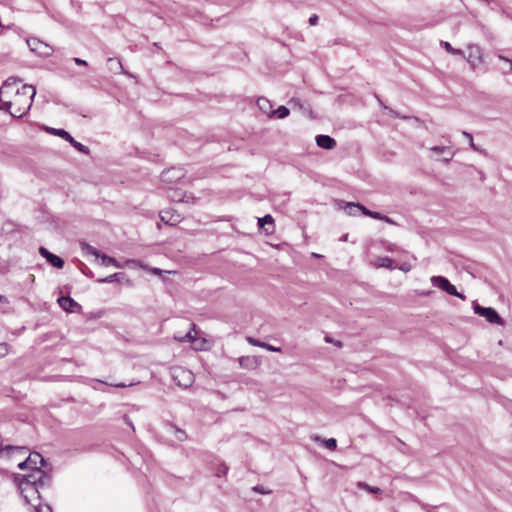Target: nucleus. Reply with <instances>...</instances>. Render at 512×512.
Returning <instances> with one entry per match:
<instances>
[{
	"instance_id": "1",
	"label": "nucleus",
	"mask_w": 512,
	"mask_h": 512,
	"mask_svg": "<svg viewBox=\"0 0 512 512\" xmlns=\"http://www.w3.org/2000/svg\"><path fill=\"white\" fill-rule=\"evenodd\" d=\"M20 79L9 77L0 87V110L7 111L14 118H21L30 110L36 94L32 85L17 84Z\"/></svg>"
},
{
	"instance_id": "2",
	"label": "nucleus",
	"mask_w": 512,
	"mask_h": 512,
	"mask_svg": "<svg viewBox=\"0 0 512 512\" xmlns=\"http://www.w3.org/2000/svg\"><path fill=\"white\" fill-rule=\"evenodd\" d=\"M45 130L52 135L65 139V141L69 142L71 146L74 147L77 151L85 155L90 153V149L87 146L76 141L66 130L51 127H46Z\"/></svg>"
},
{
	"instance_id": "3",
	"label": "nucleus",
	"mask_w": 512,
	"mask_h": 512,
	"mask_svg": "<svg viewBox=\"0 0 512 512\" xmlns=\"http://www.w3.org/2000/svg\"><path fill=\"white\" fill-rule=\"evenodd\" d=\"M474 312L484 317L489 323L503 326L505 321L499 316L497 311L491 307H482L477 303L473 305Z\"/></svg>"
},
{
	"instance_id": "4",
	"label": "nucleus",
	"mask_w": 512,
	"mask_h": 512,
	"mask_svg": "<svg viewBox=\"0 0 512 512\" xmlns=\"http://www.w3.org/2000/svg\"><path fill=\"white\" fill-rule=\"evenodd\" d=\"M19 489L25 503L31 507L36 505L40 501V492L36 486L25 485V483H19Z\"/></svg>"
},
{
	"instance_id": "5",
	"label": "nucleus",
	"mask_w": 512,
	"mask_h": 512,
	"mask_svg": "<svg viewBox=\"0 0 512 512\" xmlns=\"http://www.w3.org/2000/svg\"><path fill=\"white\" fill-rule=\"evenodd\" d=\"M431 283L439 289L445 291L447 294L456 296L465 300V296L459 293L454 285H452L447 278L444 276H433L431 277Z\"/></svg>"
},
{
	"instance_id": "6",
	"label": "nucleus",
	"mask_w": 512,
	"mask_h": 512,
	"mask_svg": "<svg viewBox=\"0 0 512 512\" xmlns=\"http://www.w3.org/2000/svg\"><path fill=\"white\" fill-rule=\"evenodd\" d=\"M172 377L174 382L183 388L190 387L194 381L193 373L180 367L173 369Z\"/></svg>"
},
{
	"instance_id": "7",
	"label": "nucleus",
	"mask_w": 512,
	"mask_h": 512,
	"mask_svg": "<svg viewBox=\"0 0 512 512\" xmlns=\"http://www.w3.org/2000/svg\"><path fill=\"white\" fill-rule=\"evenodd\" d=\"M27 45L31 51L37 53L40 56L47 57L53 53L52 47L37 38L28 39Z\"/></svg>"
},
{
	"instance_id": "8",
	"label": "nucleus",
	"mask_w": 512,
	"mask_h": 512,
	"mask_svg": "<svg viewBox=\"0 0 512 512\" xmlns=\"http://www.w3.org/2000/svg\"><path fill=\"white\" fill-rule=\"evenodd\" d=\"M57 302L63 310L69 313L80 312L82 309V306L69 295L59 297Z\"/></svg>"
},
{
	"instance_id": "9",
	"label": "nucleus",
	"mask_w": 512,
	"mask_h": 512,
	"mask_svg": "<svg viewBox=\"0 0 512 512\" xmlns=\"http://www.w3.org/2000/svg\"><path fill=\"white\" fill-rule=\"evenodd\" d=\"M184 176L183 171L178 168H170L161 173V180L165 183H173Z\"/></svg>"
},
{
	"instance_id": "10",
	"label": "nucleus",
	"mask_w": 512,
	"mask_h": 512,
	"mask_svg": "<svg viewBox=\"0 0 512 512\" xmlns=\"http://www.w3.org/2000/svg\"><path fill=\"white\" fill-rule=\"evenodd\" d=\"M316 144L323 149L331 150L336 147V141L329 135H318Z\"/></svg>"
},
{
	"instance_id": "11",
	"label": "nucleus",
	"mask_w": 512,
	"mask_h": 512,
	"mask_svg": "<svg viewBox=\"0 0 512 512\" xmlns=\"http://www.w3.org/2000/svg\"><path fill=\"white\" fill-rule=\"evenodd\" d=\"M28 467L34 469L41 468L44 466L45 460L41 454L34 452L29 454L27 457Z\"/></svg>"
},
{
	"instance_id": "12",
	"label": "nucleus",
	"mask_w": 512,
	"mask_h": 512,
	"mask_svg": "<svg viewBox=\"0 0 512 512\" xmlns=\"http://www.w3.org/2000/svg\"><path fill=\"white\" fill-rule=\"evenodd\" d=\"M160 219L166 224L176 225L178 222H180V215L170 211H162L160 213Z\"/></svg>"
},
{
	"instance_id": "13",
	"label": "nucleus",
	"mask_w": 512,
	"mask_h": 512,
	"mask_svg": "<svg viewBox=\"0 0 512 512\" xmlns=\"http://www.w3.org/2000/svg\"><path fill=\"white\" fill-rule=\"evenodd\" d=\"M247 342L253 346H257V347H261V348H264L268 351H272V352H280L281 351V348L280 347H275V346H272L268 343H265V342H262L258 339H255L253 337H247Z\"/></svg>"
},
{
	"instance_id": "14",
	"label": "nucleus",
	"mask_w": 512,
	"mask_h": 512,
	"mask_svg": "<svg viewBox=\"0 0 512 512\" xmlns=\"http://www.w3.org/2000/svg\"><path fill=\"white\" fill-rule=\"evenodd\" d=\"M273 224H274V219L269 214H267V215L263 216L262 218L258 219V226L260 228H264L265 225H269L270 226L269 228H265L267 234H270V233L273 232V230H274Z\"/></svg>"
},
{
	"instance_id": "15",
	"label": "nucleus",
	"mask_w": 512,
	"mask_h": 512,
	"mask_svg": "<svg viewBox=\"0 0 512 512\" xmlns=\"http://www.w3.org/2000/svg\"><path fill=\"white\" fill-rule=\"evenodd\" d=\"M38 470H41V468L34 469L32 473L22 476L19 483H25V485L37 487Z\"/></svg>"
},
{
	"instance_id": "16",
	"label": "nucleus",
	"mask_w": 512,
	"mask_h": 512,
	"mask_svg": "<svg viewBox=\"0 0 512 512\" xmlns=\"http://www.w3.org/2000/svg\"><path fill=\"white\" fill-rule=\"evenodd\" d=\"M51 483V477L42 469L38 470L37 476V488H43L45 486H49Z\"/></svg>"
},
{
	"instance_id": "17",
	"label": "nucleus",
	"mask_w": 512,
	"mask_h": 512,
	"mask_svg": "<svg viewBox=\"0 0 512 512\" xmlns=\"http://www.w3.org/2000/svg\"><path fill=\"white\" fill-rule=\"evenodd\" d=\"M79 245H80L81 251L84 255H93L96 258L101 256L100 252L95 247L91 246L90 244H88L84 241H81L79 243Z\"/></svg>"
},
{
	"instance_id": "18",
	"label": "nucleus",
	"mask_w": 512,
	"mask_h": 512,
	"mask_svg": "<svg viewBox=\"0 0 512 512\" xmlns=\"http://www.w3.org/2000/svg\"><path fill=\"white\" fill-rule=\"evenodd\" d=\"M361 204L354 202H346L344 206V210L350 216H356L360 213Z\"/></svg>"
},
{
	"instance_id": "19",
	"label": "nucleus",
	"mask_w": 512,
	"mask_h": 512,
	"mask_svg": "<svg viewBox=\"0 0 512 512\" xmlns=\"http://www.w3.org/2000/svg\"><path fill=\"white\" fill-rule=\"evenodd\" d=\"M257 105L260 110H262L264 113L271 115L272 112V105L270 101L264 97H261L257 100Z\"/></svg>"
},
{
	"instance_id": "20",
	"label": "nucleus",
	"mask_w": 512,
	"mask_h": 512,
	"mask_svg": "<svg viewBox=\"0 0 512 512\" xmlns=\"http://www.w3.org/2000/svg\"><path fill=\"white\" fill-rule=\"evenodd\" d=\"M312 439L316 442L321 441L329 450H335L337 447V441L334 438L321 439L319 436H314Z\"/></svg>"
},
{
	"instance_id": "21",
	"label": "nucleus",
	"mask_w": 512,
	"mask_h": 512,
	"mask_svg": "<svg viewBox=\"0 0 512 512\" xmlns=\"http://www.w3.org/2000/svg\"><path fill=\"white\" fill-rule=\"evenodd\" d=\"M378 266L388 268V269H396L394 260L387 256L380 257L378 259Z\"/></svg>"
},
{
	"instance_id": "22",
	"label": "nucleus",
	"mask_w": 512,
	"mask_h": 512,
	"mask_svg": "<svg viewBox=\"0 0 512 512\" xmlns=\"http://www.w3.org/2000/svg\"><path fill=\"white\" fill-rule=\"evenodd\" d=\"M47 262L58 269H61L64 266V260L53 253L47 258Z\"/></svg>"
},
{
	"instance_id": "23",
	"label": "nucleus",
	"mask_w": 512,
	"mask_h": 512,
	"mask_svg": "<svg viewBox=\"0 0 512 512\" xmlns=\"http://www.w3.org/2000/svg\"><path fill=\"white\" fill-rule=\"evenodd\" d=\"M124 273H121V272H118V273H114V274H111L105 278H101L98 280L99 283H112L114 281H119L121 279L124 278Z\"/></svg>"
},
{
	"instance_id": "24",
	"label": "nucleus",
	"mask_w": 512,
	"mask_h": 512,
	"mask_svg": "<svg viewBox=\"0 0 512 512\" xmlns=\"http://www.w3.org/2000/svg\"><path fill=\"white\" fill-rule=\"evenodd\" d=\"M100 257H101V261H102L103 265H106V266L113 265L118 268L121 267V265L118 263V261L115 258H112L106 254H102Z\"/></svg>"
},
{
	"instance_id": "25",
	"label": "nucleus",
	"mask_w": 512,
	"mask_h": 512,
	"mask_svg": "<svg viewBox=\"0 0 512 512\" xmlns=\"http://www.w3.org/2000/svg\"><path fill=\"white\" fill-rule=\"evenodd\" d=\"M289 109L286 106H279L277 110L272 111L271 115H276L279 119H283L289 115Z\"/></svg>"
},
{
	"instance_id": "26",
	"label": "nucleus",
	"mask_w": 512,
	"mask_h": 512,
	"mask_svg": "<svg viewBox=\"0 0 512 512\" xmlns=\"http://www.w3.org/2000/svg\"><path fill=\"white\" fill-rule=\"evenodd\" d=\"M22 450H26V448L21 447V446H13V445L0 446V457L3 455V453L5 451L9 454V452L22 451Z\"/></svg>"
},
{
	"instance_id": "27",
	"label": "nucleus",
	"mask_w": 512,
	"mask_h": 512,
	"mask_svg": "<svg viewBox=\"0 0 512 512\" xmlns=\"http://www.w3.org/2000/svg\"><path fill=\"white\" fill-rule=\"evenodd\" d=\"M441 45L444 47V49L448 53H451L453 55H463V51L462 50L453 48L449 42L442 41Z\"/></svg>"
},
{
	"instance_id": "28",
	"label": "nucleus",
	"mask_w": 512,
	"mask_h": 512,
	"mask_svg": "<svg viewBox=\"0 0 512 512\" xmlns=\"http://www.w3.org/2000/svg\"><path fill=\"white\" fill-rule=\"evenodd\" d=\"M169 429H170V431H171V432H173V433H174V435L176 436V438H177L179 441H183V440H185V439H186V433H185L183 430H181V429L177 428V427H176V426H174V425H170V426H169Z\"/></svg>"
},
{
	"instance_id": "29",
	"label": "nucleus",
	"mask_w": 512,
	"mask_h": 512,
	"mask_svg": "<svg viewBox=\"0 0 512 512\" xmlns=\"http://www.w3.org/2000/svg\"><path fill=\"white\" fill-rule=\"evenodd\" d=\"M358 487L361 488V489H364V490H367L368 492L370 493H375V494H378L381 492V489L378 488V487H372L370 485H368L367 483L365 482H359L358 483Z\"/></svg>"
},
{
	"instance_id": "30",
	"label": "nucleus",
	"mask_w": 512,
	"mask_h": 512,
	"mask_svg": "<svg viewBox=\"0 0 512 512\" xmlns=\"http://www.w3.org/2000/svg\"><path fill=\"white\" fill-rule=\"evenodd\" d=\"M32 508H33L34 512H52V509L49 505H47V504L43 505V504H41V502L37 503Z\"/></svg>"
},
{
	"instance_id": "31",
	"label": "nucleus",
	"mask_w": 512,
	"mask_h": 512,
	"mask_svg": "<svg viewBox=\"0 0 512 512\" xmlns=\"http://www.w3.org/2000/svg\"><path fill=\"white\" fill-rule=\"evenodd\" d=\"M470 54H469V61L471 58H477L480 59V49L477 45H470L469 46Z\"/></svg>"
},
{
	"instance_id": "32",
	"label": "nucleus",
	"mask_w": 512,
	"mask_h": 512,
	"mask_svg": "<svg viewBox=\"0 0 512 512\" xmlns=\"http://www.w3.org/2000/svg\"><path fill=\"white\" fill-rule=\"evenodd\" d=\"M228 470H229L228 466L225 463H221L217 467L215 475L217 477L225 476L227 474Z\"/></svg>"
},
{
	"instance_id": "33",
	"label": "nucleus",
	"mask_w": 512,
	"mask_h": 512,
	"mask_svg": "<svg viewBox=\"0 0 512 512\" xmlns=\"http://www.w3.org/2000/svg\"><path fill=\"white\" fill-rule=\"evenodd\" d=\"M252 490L256 493H259V494H270L271 493V490L269 489H266L264 486L262 485H256L252 488Z\"/></svg>"
},
{
	"instance_id": "34",
	"label": "nucleus",
	"mask_w": 512,
	"mask_h": 512,
	"mask_svg": "<svg viewBox=\"0 0 512 512\" xmlns=\"http://www.w3.org/2000/svg\"><path fill=\"white\" fill-rule=\"evenodd\" d=\"M396 268L403 272H409L412 269V266L407 262H403L401 265L396 266Z\"/></svg>"
},
{
	"instance_id": "35",
	"label": "nucleus",
	"mask_w": 512,
	"mask_h": 512,
	"mask_svg": "<svg viewBox=\"0 0 512 512\" xmlns=\"http://www.w3.org/2000/svg\"><path fill=\"white\" fill-rule=\"evenodd\" d=\"M194 339H195V337H194V336H192L191 331H189V332H187V333L185 334V336H184V337L179 338V341H180V342H184V341H193Z\"/></svg>"
},
{
	"instance_id": "36",
	"label": "nucleus",
	"mask_w": 512,
	"mask_h": 512,
	"mask_svg": "<svg viewBox=\"0 0 512 512\" xmlns=\"http://www.w3.org/2000/svg\"><path fill=\"white\" fill-rule=\"evenodd\" d=\"M8 354V344L0 343V356H5Z\"/></svg>"
},
{
	"instance_id": "37",
	"label": "nucleus",
	"mask_w": 512,
	"mask_h": 512,
	"mask_svg": "<svg viewBox=\"0 0 512 512\" xmlns=\"http://www.w3.org/2000/svg\"><path fill=\"white\" fill-rule=\"evenodd\" d=\"M446 150H448V148L445 147V146H434V147L431 148V151H433V152H435L437 154L443 153Z\"/></svg>"
},
{
	"instance_id": "38",
	"label": "nucleus",
	"mask_w": 512,
	"mask_h": 512,
	"mask_svg": "<svg viewBox=\"0 0 512 512\" xmlns=\"http://www.w3.org/2000/svg\"><path fill=\"white\" fill-rule=\"evenodd\" d=\"M39 253L41 256H43L46 260L47 258L52 254L50 251H48L45 247L39 248Z\"/></svg>"
},
{
	"instance_id": "39",
	"label": "nucleus",
	"mask_w": 512,
	"mask_h": 512,
	"mask_svg": "<svg viewBox=\"0 0 512 512\" xmlns=\"http://www.w3.org/2000/svg\"><path fill=\"white\" fill-rule=\"evenodd\" d=\"M73 61H74V62H75V64H77V65H80V66H88L87 61H85V60H83V59H81V58H79V57H74V58H73Z\"/></svg>"
},
{
	"instance_id": "40",
	"label": "nucleus",
	"mask_w": 512,
	"mask_h": 512,
	"mask_svg": "<svg viewBox=\"0 0 512 512\" xmlns=\"http://www.w3.org/2000/svg\"><path fill=\"white\" fill-rule=\"evenodd\" d=\"M360 213H361V214H363V215H365V216H369V217H371V215H372V211H371V210H369V209H367V208H366L365 206H363L362 204H361Z\"/></svg>"
},
{
	"instance_id": "41",
	"label": "nucleus",
	"mask_w": 512,
	"mask_h": 512,
	"mask_svg": "<svg viewBox=\"0 0 512 512\" xmlns=\"http://www.w3.org/2000/svg\"><path fill=\"white\" fill-rule=\"evenodd\" d=\"M318 16L316 14H313L310 18H309V24L311 26H314L318 23Z\"/></svg>"
},
{
	"instance_id": "42",
	"label": "nucleus",
	"mask_w": 512,
	"mask_h": 512,
	"mask_svg": "<svg viewBox=\"0 0 512 512\" xmlns=\"http://www.w3.org/2000/svg\"><path fill=\"white\" fill-rule=\"evenodd\" d=\"M371 218L377 219V220H382V219H384V215L379 212L372 211Z\"/></svg>"
},
{
	"instance_id": "43",
	"label": "nucleus",
	"mask_w": 512,
	"mask_h": 512,
	"mask_svg": "<svg viewBox=\"0 0 512 512\" xmlns=\"http://www.w3.org/2000/svg\"><path fill=\"white\" fill-rule=\"evenodd\" d=\"M111 386L113 387H117V388H125V387H128V386H131L133 385L132 383L130 384H126V383H116V384H110Z\"/></svg>"
},
{
	"instance_id": "44",
	"label": "nucleus",
	"mask_w": 512,
	"mask_h": 512,
	"mask_svg": "<svg viewBox=\"0 0 512 512\" xmlns=\"http://www.w3.org/2000/svg\"><path fill=\"white\" fill-rule=\"evenodd\" d=\"M18 467H19V469H21V470H23V469L27 468V467H28V462H27V460H24V461L20 462V463L18 464Z\"/></svg>"
},
{
	"instance_id": "45",
	"label": "nucleus",
	"mask_w": 512,
	"mask_h": 512,
	"mask_svg": "<svg viewBox=\"0 0 512 512\" xmlns=\"http://www.w3.org/2000/svg\"><path fill=\"white\" fill-rule=\"evenodd\" d=\"M499 59L504 60V61H506V62L510 63L509 71H510V72H512V61H511V60H509L508 58H506V57L502 56V55H499Z\"/></svg>"
},
{
	"instance_id": "46",
	"label": "nucleus",
	"mask_w": 512,
	"mask_h": 512,
	"mask_svg": "<svg viewBox=\"0 0 512 512\" xmlns=\"http://www.w3.org/2000/svg\"><path fill=\"white\" fill-rule=\"evenodd\" d=\"M463 135L469 140V142H472V134L466 131H463Z\"/></svg>"
},
{
	"instance_id": "47",
	"label": "nucleus",
	"mask_w": 512,
	"mask_h": 512,
	"mask_svg": "<svg viewBox=\"0 0 512 512\" xmlns=\"http://www.w3.org/2000/svg\"><path fill=\"white\" fill-rule=\"evenodd\" d=\"M382 221H385L386 223H389V224L394 223V221L386 215H384V219H382Z\"/></svg>"
},
{
	"instance_id": "48",
	"label": "nucleus",
	"mask_w": 512,
	"mask_h": 512,
	"mask_svg": "<svg viewBox=\"0 0 512 512\" xmlns=\"http://www.w3.org/2000/svg\"><path fill=\"white\" fill-rule=\"evenodd\" d=\"M152 272H153L154 274H156V275H160V274L162 273V270H161V269H159V268H153V269H152Z\"/></svg>"
},
{
	"instance_id": "49",
	"label": "nucleus",
	"mask_w": 512,
	"mask_h": 512,
	"mask_svg": "<svg viewBox=\"0 0 512 512\" xmlns=\"http://www.w3.org/2000/svg\"><path fill=\"white\" fill-rule=\"evenodd\" d=\"M453 156H454V153H451L449 157H445V158L443 159V160H444V162H446V163L450 162V161H451V159L453 158Z\"/></svg>"
},
{
	"instance_id": "50",
	"label": "nucleus",
	"mask_w": 512,
	"mask_h": 512,
	"mask_svg": "<svg viewBox=\"0 0 512 512\" xmlns=\"http://www.w3.org/2000/svg\"><path fill=\"white\" fill-rule=\"evenodd\" d=\"M469 143H470V147H471L473 150H475V151H477V150H478V148L475 146V144H474V142H473V141H472V142H469Z\"/></svg>"
},
{
	"instance_id": "51",
	"label": "nucleus",
	"mask_w": 512,
	"mask_h": 512,
	"mask_svg": "<svg viewBox=\"0 0 512 512\" xmlns=\"http://www.w3.org/2000/svg\"><path fill=\"white\" fill-rule=\"evenodd\" d=\"M247 360H249V358H248V357H246V358H245V357L240 358V364H241V365H244V361H247Z\"/></svg>"
},
{
	"instance_id": "52",
	"label": "nucleus",
	"mask_w": 512,
	"mask_h": 512,
	"mask_svg": "<svg viewBox=\"0 0 512 512\" xmlns=\"http://www.w3.org/2000/svg\"><path fill=\"white\" fill-rule=\"evenodd\" d=\"M117 65L119 66V68L122 69V64H121V62L119 60H117Z\"/></svg>"
},
{
	"instance_id": "53",
	"label": "nucleus",
	"mask_w": 512,
	"mask_h": 512,
	"mask_svg": "<svg viewBox=\"0 0 512 512\" xmlns=\"http://www.w3.org/2000/svg\"><path fill=\"white\" fill-rule=\"evenodd\" d=\"M325 340H326V342H331V338H329V337H326Z\"/></svg>"
},
{
	"instance_id": "54",
	"label": "nucleus",
	"mask_w": 512,
	"mask_h": 512,
	"mask_svg": "<svg viewBox=\"0 0 512 512\" xmlns=\"http://www.w3.org/2000/svg\"><path fill=\"white\" fill-rule=\"evenodd\" d=\"M347 236H348V235H344L342 239H343V240H347Z\"/></svg>"
},
{
	"instance_id": "55",
	"label": "nucleus",
	"mask_w": 512,
	"mask_h": 512,
	"mask_svg": "<svg viewBox=\"0 0 512 512\" xmlns=\"http://www.w3.org/2000/svg\"><path fill=\"white\" fill-rule=\"evenodd\" d=\"M313 256L314 257H320V255L316 254V253H313Z\"/></svg>"
},
{
	"instance_id": "56",
	"label": "nucleus",
	"mask_w": 512,
	"mask_h": 512,
	"mask_svg": "<svg viewBox=\"0 0 512 512\" xmlns=\"http://www.w3.org/2000/svg\"><path fill=\"white\" fill-rule=\"evenodd\" d=\"M427 512H431L430 510H427Z\"/></svg>"
}]
</instances>
